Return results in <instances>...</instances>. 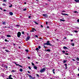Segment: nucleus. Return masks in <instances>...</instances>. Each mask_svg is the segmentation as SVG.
Wrapping results in <instances>:
<instances>
[{
    "label": "nucleus",
    "mask_w": 79,
    "mask_h": 79,
    "mask_svg": "<svg viewBox=\"0 0 79 79\" xmlns=\"http://www.w3.org/2000/svg\"><path fill=\"white\" fill-rule=\"evenodd\" d=\"M44 45H50V46H52V44H50V41H48L47 43L44 44Z\"/></svg>",
    "instance_id": "f257e3e1"
},
{
    "label": "nucleus",
    "mask_w": 79,
    "mask_h": 79,
    "mask_svg": "<svg viewBox=\"0 0 79 79\" xmlns=\"http://www.w3.org/2000/svg\"><path fill=\"white\" fill-rule=\"evenodd\" d=\"M45 70H46V69H45L44 68L42 69L41 70H40V73H44V71H45Z\"/></svg>",
    "instance_id": "f03ea898"
},
{
    "label": "nucleus",
    "mask_w": 79,
    "mask_h": 79,
    "mask_svg": "<svg viewBox=\"0 0 79 79\" xmlns=\"http://www.w3.org/2000/svg\"><path fill=\"white\" fill-rule=\"evenodd\" d=\"M21 35V32H19L17 33V37H19Z\"/></svg>",
    "instance_id": "7ed1b4c3"
},
{
    "label": "nucleus",
    "mask_w": 79,
    "mask_h": 79,
    "mask_svg": "<svg viewBox=\"0 0 79 79\" xmlns=\"http://www.w3.org/2000/svg\"><path fill=\"white\" fill-rule=\"evenodd\" d=\"M29 39H30V36H28V37H27L26 40V41H27V40H29Z\"/></svg>",
    "instance_id": "20e7f679"
},
{
    "label": "nucleus",
    "mask_w": 79,
    "mask_h": 79,
    "mask_svg": "<svg viewBox=\"0 0 79 79\" xmlns=\"http://www.w3.org/2000/svg\"><path fill=\"white\" fill-rule=\"evenodd\" d=\"M63 48L64 49H68V48H67V47H66V46H64L63 47Z\"/></svg>",
    "instance_id": "39448f33"
},
{
    "label": "nucleus",
    "mask_w": 79,
    "mask_h": 79,
    "mask_svg": "<svg viewBox=\"0 0 79 79\" xmlns=\"http://www.w3.org/2000/svg\"><path fill=\"white\" fill-rule=\"evenodd\" d=\"M6 22H3L2 23V24H3L4 25H6Z\"/></svg>",
    "instance_id": "423d86ee"
},
{
    "label": "nucleus",
    "mask_w": 79,
    "mask_h": 79,
    "mask_svg": "<svg viewBox=\"0 0 79 79\" xmlns=\"http://www.w3.org/2000/svg\"><path fill=\"white\" fill-rule=\"evenodd\" d=\"M34 69H37V66H34Z\"/></svg>",
    "instance_id": "0eeeda50"
},
{
    "label": "nucleus",
    "mask_w": 79,
    "mask_h": 79,
    "mask_svg": "<svg viewBox=\"0 0 79 79\" xmlns=\"http://www.w3.org/2000/svg\"><path fill=\"white\" fill-rule=\"evenodd\" d=\"M75 1L77 3H79V0H75Z\"/></svg>",
    "instance_id": "6e6552de"
},
{
    "label": "nucleus",
    "mask_w": 79,
    "mask_h": 79,
    "mask_svg": "<svg viewBox=\"0 0 79 79\" xmlns=\"http://www.w3.org/2000/svg\"><path fill=\"white\" fill-rule=\"evenodd\" d=\"M43 16H45V17H46L47 16V14H43Z\"/></svg>",
    "instance_id": "1a4fd4ad"
},
{
    "label": "nucleus",
    "mask_w": 79,
    "mask_h": 79,
    "mask_svg": "<svg viewBox=\"0 0 79 79\" xmlns=\"http://www.w3.org/2000/svg\"><path fill=\"white\" fill-rule=\"evenodd\" d=\"M6 36L7 37H11V35H6Z\"/></svg>",
    "instance_id": "9d476101"
},
{
    "label": "nucleus",
    "mask_w": 79,
    "mask_h": 79,
    "mask_svg": "<svg viewBox=\"0 0 79 79\" xmlns=\"http://www.w3.org/2000/svg\"><path fill=\"white\" fill-rule=\"evenodd\" d=\"M9 14L10 15H13V13L11 12H10L9 13Z\"/></svg>",
    "instance_id": "9b49d317"
},
{
    "label": "nucleus",
    "mask_w": 79,
    "mask_h": 79,
    "mask_svg": "<svg viewBox=\"0 0 79 79\" xmlns=\"http://www.w3.org/2000/svg\"><path fill=\"white\" fill-rule=\"evenodd\" d=\"M64 65L65 66L66 69H67V64H64Z\"/></svg>",
    "instance_id": "f8f14e48"
},
{
    "label": "nucleus",
    "mask_w": 79,
    "mask_h": 79,
    "mask_svg": "<svg viewBox=\"0 0 79 79\" xmlns=\"http://www.w3.org/2000/svg\"><path fill=\"white\" fill-rule=\"evenodd\" d=\"M55 69H53L52 70V72H53V74H55Z\"/></svg>",
    "instance_id": "ddd939ff"
},
{
    "label": "nucleus",
    "mask_w": 79,
    "mask_h": 79,
    "mask_svg": "<svg viewBox=\"0 0 79 79\" xmlns=\"http://www.w3.org/2000/svg\"><path fill=\"white\" fill-rule=\"evenodd\" d=\"M2 5L3 6H6V5L4 3Z\"/></svg>",
    "instance_id": "4468645a"
},
{
    "label": "nucleus",
    "mask_w": 79,
    "mask_h": 79,
    "mask_svg": "<svg viewBox=\"0 0 79 79\" xmlns=\"http://www.w3.org/2000/svg\"><path fill=\"white\" fill-rule=\"evenodd\" d=\"M71 45H72V46H74V43H72L71 44Z\"/></svg>",
    "instance_id": "2eb2a0df"
},
{
    "label": "nucleus",
    "mask_w": 79,
    "mask_h": 79,
    "mask_svg": "<svg viewBox=\"0 0 79 79\" xmlns=\"http://www.w3.org/2000/svg\"><path fill=\"white\" fill-rule=\"evenodd\" d=\"M34 23H35L36 24H37V25H38L39 24V23H37L36 22H34Z\"/></svg>",
    "instance_id": "dca6fc26"
},
{
    "label": "nucleus",
    "mask_w": 79,
    "mask_h": 79,
    "mask_svg": "<svg viewBox=\"0 0 79 79\" xmlns=\"http://www.w3.org/2000/svg\"><path fill=\"white\" fill-rule=\"evenodd\" d=\"M5 51L6 52H9V50H8L6 49L5 50Z\"/></svg>",
    "instance_id": "f3484780"
},
{
    "label": "nucleus",
    "mask_w": 79,
    "mask_h": 79,
    "mask_svg": "<svg viewBox=\"0 0 79 79\" xmlns=\"http://www.w3.org/2000/svg\"><path fill=\"white\" fill-rule=\"evenodd\" d=\"M66 62H67V60H64V62H63V63H66Z\"/></svg>",
    "instance_id": "a211bd4d"
},
{
    "label": "nucleus",
    "mask_w": 79,
    "mask_h": 79,
    "mask_svg": "<svg viewBox=\"0 0 79 79\" xmlns=\"http://www.w3.org/2000/svg\"><path fill=\"white\" fill-rule=\"evenodd\" d=\"M5 42H9V41L7 40H6V39H5Z\"/></svg>",
    "instance_id": "6ab92c4d"
},
{
    "label": "nucleus",
    "mask_w": 79,
    "mask_h": 79,
    "mask_svg": "<svg viewBox=\"0 0 79 79\" xmlns=\"http://www.w3.org/2000/svg\"><path fill=\"white\" fill-rule=\"evenodd\" d=\"M20 72H23V69H20Z\"/></svg>",
    "instance_id": "aec40b11"
},
{
    "label": "nucleus",
    "mask_w": 79,
    "mask_h": 79,
    "mask_svg": "<svg viewBox=\"0 0 79 79\" xmlns=\"http://www.w3.org/2000/svg\"><path fill=\"white\" fill-rule=\"evenodd\" d=\"M73 13H78V12L77 11H73Z\"/></svg>",
    "instance_id": "412c9836"
},
{
    "label": "nucleus",
    "mask_w": 79,
    "mask_h": 79,
    "mask_svg": "<svg viewBox=\"0 0 79 79\" xmlns=\"http://www.w3.org/2000/svg\"><path fill=\"white\" fill-rule=\"evenodd\" d=\"M15 64H16V65L17 66H19V64H16V63H15Z\"/></svg>",
    "instance_id": "4be33fe9"
},
{
    "label": "nucleus",
    "mask_w": 79,
    "mask_h": 79,
    "mask_svg": "<svg viewBox=\"0 0 79 79\" xmlns=\"http://www.w3.org/2000/svg\"><path fill=\"white\" fill-rule=\"evenodd\" d=\"M60 21H65V20L63 19L62 20V19H60Z\"/></svg>",
    "instance_id": "5701e85b"
},
{
    "label": "nucleus",
    "mask_w": 79,
    "mask_h": 79,
    "mask_svg": "<svg viewBox=\"0 0 79 79\" xmlns=\"http://www.w3.org/2000/svg\"><path fill=\"white\" fill-rule=\"evenodd\" d=\"M47 52H50V50L49 49H47Z\"/></svg>",
    "instance_id": "b1692460"
},
{
    "label": "nucleus",
    "mask_w": 79,
    "mask_h": 79,
    "mask_svg": "<svg viewBox=\"0 0 79 79\" xmlns=\"http://www.w3.org/2000/svg\"><path fill=\"white\" fill-rule=\"evenodd\" d=\"M27 76H29L30 77H32L31 75H30L29 74H27Z\"/></svg>",
    "instance_id": "393cba45"
},
{
    "label": "nucleus",
    "mask_w": 79,
    "mask_h": 79,
    "mask_svg": "<svg viewBox=\"0 0 79 79\" xmlns=\"http://www.w3.org/2000/svg\"><path fill=\"white\" fill-rule=\"evenodd\" d=\"M74 31L75 32H76V33L78 32V31L77 30H75V31Z\"/></svg>",
    "instance_id": "a878e982"
},
{
    "label": "nucleus",
    "mask_w": 79,
    "mask_h": 79,
    "mask_svg": "<svg viewBox=\"0 0 79 79\" xmlns=\"http://www.w3.org/2000/svg\"><path fill=\"white\" fill-rule=\"evenodd\" d=\"M25 51H26V52H29V50H28L27 49L25 50Z\"/></svg>",
    "instance_id": "bb28decb"
},
{
    "label": "nucleus",
    "mask_w": 79,
    "mask_h": 79,
    "mask_svg": "<svg viewBox=\"0 0 79 79\" xmlns=\"http://www.w3.org/2000/svg\"><path fill=\"white\" fill-rule=\"evenodd\" d=\"M31 64L33 66H34V63H33V62L31 63Z\"/></svg>",
    "instance_id": "cd10ccee"
},
{
    "label": "nucleus",
    "mask_w": 79,
    "mask_h": 79,
    "mask_svg": "<svg viewBox=\"0 0 79 79\" xmlns=\"http://www.w3.org/2000/svg\"><path fill=\"white\" fill-rule=\"evenodd\" d=\"M62 15H63L64 16H65V14L62 13Z\"/></svg>",
    "instance_id": "c85d7f7f"
},
{
    "label": "nucleus",
    "mask_w": 79,
    "mask_h": 79,
    "mask_svg": "<svg viewBox=\"0 0 79 79\" xmlns=\"http://www.w3.org/2000/svg\"><path fill=\"white\" fill-rule=\"evenodd\" d=\"M77 61H79V58H77Z\"/></svg>",
    "instance_id": "c756f323"
},
{
    "label": "nucleus",
    "mask_w": 79,
    "mask_h": 79,
    "mask_svg": "<svg viewBox=\"0 0 79 79\" xmlns=\"http://www.w3.org/2000/svg\"><path fill=\"white\" fill-rule=\"evenodd\" d=\"M11 6H12V4H11L10 6H9V8H11Z\"/></svg>",
    "instance_id": "7c9ffc66"
},
{
    "label": "nucleus",
    "mask_w": 79,
    "mask_h": 79,
    "mask_svg": "<svg viewBox=\"0 0 79 79\" xmlns=\"http://www.w3.org/2000/svg\"><path fill=\"white\" fill-rule=\"evenodd\" d=\"M23 10L24 11H26V8H25L23 9Z\"/></svg>",
    "instance_id": "2f4dec72"
},
{
    "label": "nucleus",
    "mask_w": 79,
    "mask_h": 79,
    "mask_svg": "<svg viewBox=\"0 0 79 79\" xmlns=\"http://www.w3.org/2000/svg\"><path fill=\"white\" fill-rule=\"evenodd\" d=\"M65 54L66 55H69V54L68 53H65Z\"/></svg>",
    "instance_id": "473e14b6"
},
{
    "label": "nucleus",
    "mask_w": 79,
    "mask_h": 79,
    "mask_svg": "<svg viewBox=\"0 0 79 79\" xmlns=\"http://www.w3.org/2000/svg\"><path fill=\"white\" fill-rule=\"evenodd\" d=\"M39 48H36V50H39Z\"/></svg>",
    "instance_id": "72a5a7b5"
},
{
    "label": "nucleus",
    "mask_w": 79,
    "mask_h": 79,
    "mask_svg": "<svg viewBox=\"0 0 79 79\" xmlns=\"http://www.w3.org/2000/svg\"><path fill=\"white\" fill-rule=\"evenodd\" d=\"M22 34H24V32L22 31Z\"/></svg>",
    "instance_id": "f704fd0d"
},
{
    "label": "nucleus",
    "mask_w": 79,
    "mask_h": 79,
    "mask_svg": "<svg viewBox=\"0 0 79 79\" xmlns=\"http://www.w3.org/2000/svg\"><path fill=\"white\" fill-rule=\"evenodd\" d=\"M11 76H12L11 75H10L9 77V78H10V77H11Z\"/></svg>",
    "instance_id": "c9c22d12"
},
{
    "label": "nucleus",
    "mask_w": 79,
    "mask_h": 79,
    "mask_svg": "<svg viewBox=\"0 0 79 79\" xmlns=\"http://www.w3.org/2000/svg\"><path fill=\"white\" fill-rule=\"evenodd\" d=\"M36 75L37 77H39V75L38 74H36Z\"/></svg>",
    "instance_id": "e433bc0d"
},
{
    "label": "nucleus",
    "mask_w": 79,
    "mask_h": 79,
    "mask_svg": "<svg viewBox=\"0 0 79 79\" xmlns=\"http://www.w3.org/2000/svg\"><path fill=\"white\" fill-rule=\"evenodd\" d=\"M28 68L29 69H31V67H28Z\"/></svg>",
    "instance_id": "4c0bfd02"
},
{
    "label": "nucleus",
    "mask_w": 79,
    "mask_h": 79,
    "mask_svg": "<svg viewBox=\"0 0 79 79\" xmlns=\"http://www.w3.org/2000/svg\"><path fill=\"white\" fill-rule=\"evenodd\" d=\"M38 48H39L40 49V48H41V47H40V46H39L38 47Z\"/></svg>",
    "instance_id": "58836bf2"
},
{
    "label": "nucleus",
    "mask_w": 79,
    "mask_h": 79,
    "mask_svg": "<svg viewBox=\"0 0 79 79\" xmlns=\"http://www.w3.org/2000/svg\"><path fill=\"white\" fill-rule=\"evenodd\" d=\"M34 31L33 30H31V31H30V32H34Z\"/></svg>",
    "instance_id": "ea45409f"
},
{
    "label": "nucleus",
    "mask_w": 79,
    "mask_h": 79,
    "mask_svg": "<svg viewBox=\"0 0 79 79\" xmlns=\"http://www.w3.org/2000/svg\"><path fill=\"white\" fill-rule=\"evenodd\" d=\"M9 79H13V78L11 77H10V78H9Z\"/></svg>",
    "instance_id": "a19ab883"
},
{
    "label": "nucleus",
    "mask_w": 79,
    "mask_h": 79,
    "mask_svg": "<svg viewBox=\"0 0 79 79\" xmlns=\"http://www.w3.org/2000/svg\"><path fill=\"white\" fill-rule=\"evenodd\" d=\"M29 18V19H30V18H31V16H29L28 17Z\"/></svg>",
    "instance_id": "79ce46f5"
},
{
    "label": "nucleus",
    "mask_w": 79,
    "mask_h": 79,
    "mask_svg": "<svg viewBox=\"0 0 79 79\" xmlns=\"http://www.w3.org/2000/svg\"><path fill=\"white\" fill-rule=\"evenodd\" d=\"M62 52H63V53H65V51H62Z\"/></svg>",
    "instance_id": "37998d69"
},
{
    "label": "nucleus",
    "mask_w": 79,
    "mask_h": 79,
    "mask_svg": "<svg viewBox=\"0 0 79 79\" xmlns=\"http://www.w3.org/2000/svg\"><path fill=\"white\" fill-rule=\"evenodd\" d=\"M16 26H17V27H19V25H16Z\"/></svg>",
    "instance_id": "c03bdc74"
},
{
    "label": "nucleus",
    "mask_w": 79,
    "mask_h": 79,
    "mask_svg": "<svg viewBox=\"0 0 79 79\" xmlns=\"http://www.w3.org/2000/svg\"><path fill=\"white\" fill-rule=\"evenodd\" d=\"M47 47L46 46H44V48H47Z\"/></svg>",
    "instance_id": "a18cd8bd"
},
{
    "label": "nucleus",
    "mask_w": 79,
    "mask_h": 79,
    "mask_svg": "<svg viewBox=\"0 0 79 79\" xmlns=\"http://www.w3.org/2000/svg\"><path fill=\"white\" fill-rule=\"evenodd\" d=\"M12 72H15V70H13L12 71Z\"/></svg>",
    "instance_id": "49530a36"
},
{
    "label": "nucleus",
    "mask_w": 79,
    "mask_h": 79,
    "mask_svg": "<svg viewBox=\"0 0 79 79\" xmlns=\"http://www.w3.org/2000/svg\"><path fill=\"white\" fill-rule=\"evenodd\" d=\"M46 24L47 25L48 24V22H46Z\"/></svg>",
    "instance_id": "de8ad7c7"
},
{
    "label": "nucleus",
    "mask_w": 79,
    "mask_h": 79,
    "mask_svg": "<svg viewBox=\"0 0 79 79\" xmlns=\"http://www.w3.org/2000/svg\"><path fill=\"white\" fill-rule=\"evenodd\" d=\"M72 60H73V61H75V60H74V59H72Z\"/></svg>",
    "instance_id": "09e8293b"
},
{
    "label": "nucleus",
    "mask_w": 79,
    "mask_h": 79,
    "mask_svg": "<svg viewBox=\"0 0 79 79\" xmlns=\"http://www.w3.org/2000/svg\"><path fill=\"white\" fill-rule=\"evenodd\" d=\"M35 37H38V36L37 35H35Z\"/></svg>",
    "instance_id": "8fccbe9b"
},
{
    "label": "nucleus",
    "mask_w": 79,
    "mask_h": 79,
    "mask_svg": "<svg viewBox=\"0 0 79 79\" xmlns=\"http://www.w3.org/2000/svg\"><path fill=\"white\" fill-rule=\"evenodd\" d=\"M31 58L30 57H28V59H30Z\"/></svg>",
    "instance_id": "3c124183"
},
{
    "label": "nucleus",
    "mask_w": 79,
    "mask_h": 79,
    "mask_svg": "<svg viewBox=\"0 0 79 79\" xmlns=\"http://www.w3.org/2000/svg\"><path fill=\"white\" fill-rule=\"evenodd\" d=\"M65 16H68V14H65Z\"/></svg>",
    "instance_id": "603ef678"
},
{
    "label": "nucleus",
    "mask_w": 79,
    "mask_h": 79,
    "mask_svg": "<svg viewBox=\"0 0 79 79\" xmlns=\"http://www.w3.org/2000/svg\"><path fill=\"white\" fill-rule=\"evenodd\" d=\"M77 22H79V19L77 20Z\"/></svg>",
    "instance_id": "864d4df0"
},
{
    "label": "nucleus",
    "mask_w": 79,
    "mask_h": 79,
    "mask_svg": "<svg viewBox=\"0 0 79 79\" xmlns=\"http://www.w3.org/2000/svg\"><path fill=\"white\" fill-rule=\"evenodd\" d=\"M0 10H2V8L0 7Z\"/></svg>",
    "instance_id": "5fc2aeb1"
},
{
    "label": "nucleus",
    "mask_w": 79,
    "mask_h": 79,
    "mask_svg": "<svg viewBox=\"0 0 79 79\" xmlns=\"http://www.w3.org/2000/svg\"><path fill=\"white\" fill-rule=\"evenodd\" d=\"M28 73H29V74H30V72H29V71H28Z\"/></svg>",
    "instance_id": "6e6d98bb"
},
{
    "label": "nucleus",
    "mask_w": 79,
    "mask_h": 79,
    "mask_svg": "<svg viewBox=\"0 0 79 79\" xmlns=\"http://www.w3.org/2000/svg\"><path fill=\"white\" fill-rule=\"evenodd\" d=\"M3 2H6V0H4Z\"/></svg>",
    "instance_id": "4d7b16f0"
},
{
    "label": "nucleus",
    "mask_w": 79,
    "mask_h": 79,
    "mask_svg": "<svg viewBox=\"0 0 79 79\" xmlns=\"http://www.w3.org/2000/svg\"><path fill=\"white\" fill-rule=\"evenodd\" d=\"M6 69H7V68H8V67H7V66H6Z\"/></svg>",
    "instance_id": "13d9d810"
},
{
    "label": "nucleus",
    "mask_w": 79,
    "mask_h": 79,
    "mask_svg": "<svg viewBox=\"0 0 79 79\" xmlns=\"http://www.w3.org/2000/svg\"><path fill=\"white\" fill-rule=\"evenodd\" d=\"M34 29H35V28H32V30H34Z\"/></svg>",
    "instance_id": "bf43d9fd"
},
{
    "label": "nucleus",
    "mask_w": 79,
    "mask_h": 79,
    "mask_svg": "<svg viewBox=\"0 0 79 79\" xmlns=\"http://www.w3.org/2000/svg\"><path fill=\"white\" fill-rule=\"evenodd\" d=\"M3 11H6V10H3Z\"/></svg>",
    "instance_id": "052dcab7"
},
{
    "label": "nucleus",
    "mask_w": 79,
    "mask_h": 79,
    "mask_svg": "<svg viewBox=\"0 0 79 79\" xmlns=\"http://www.w3.org/2000/svg\"><path fill=\"white\" fill-rule=\"evenodd\" d=\"M41 27H43V26L41 25Z\"/></svg>",
    "instance_id": "680f3d73"
},
{
    "label": "nucleus",
    "mask_w": 79,
    "mask_h": 79,
    "mask_svg": "<svg viewBox=\"0 0 79 79\" xmlns=\"http://www.w3.org/2000/svg\"><path fill=\"white\" fill-rule=\"evenodd\" d=\"M36 64H38V62H36Z\"/></svg>",
    "instance_id": "e2e57ef3"
},
{
    "label": "nucleus",
    "mask_w": 79,
    "mask_h": 79,
    "mask_svg": "<svg viewBox=\"0 0 79 79\" xmlns=\"http://www.w3.org/2000/svg\"><path fill=\"white\" fill-rule=\"evenodd\" d=\"M19 66H20V67H22V66L21 65H19Z\"/></svg>",
    "instance_id": "0e129e2a"
},
{
    "label": "nucleus",
    "mask_w": 79,
    "mask_h": 79,
    "mask_svg": "<svg viewBox=\"0 0 79 79\" xmlns=\"http://www.w3.org/2000/svg\"><path fill=\"white\" fill-rule=\"evenodd\" d=\"M71 42H73V40H71Z\"/></svg>",
    "instance_id": "69168bd1"
},
{
    "label": "nucleus",
    "mask_w": 79,
    "mask_h": 79,
    "mask_svg": "<svg viewBox=\"0 0 79 79\" xmlns=\"http://www.w3.org/2000/svg\"><path fill=\"white\" fill-rule=\"evenodd\" d=\"M78 71H79V67L78 68Z\"/></svg>",
    "instance_id": "338daca9"
},
{
    "label": "nucleus",
    "mask_w": 79,
    "mask_h": 79,
    "mask_svg": "<svg viewBox=\"0 0 79 79\" xmlns=\"http://www.w3.org/2000/svg\"><path fill=\"white\" fill-rule=\"evenodd\" d=\"M78 76H79V74H78Z\"/></svg>",
    "instance_id": "774afa93"
}]
</instances>
